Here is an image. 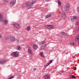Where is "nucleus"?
I'll return each mask as SVG.
<instances>
[{"mask_svg":"<svg viewBox=\"0 0 79 79\" xmlns=\"http://www.w3.org/2000/svg\"><path fill=\"white\" fill-rule=\"evenodd\" d=\"M0 21H2L5 25L8 24V20L6 18H3V15L1 13H0Z\"/></svg>","mask_w":79,"mask_h":79,"instance_id":"1","label":"nucleus"},{"mask_svg":"<svg viewBox=\"0 0 79 79\" xmlns=\"http://www.w3.org/2000/svg\"><path fill=\"white\" fill-rule=\"evenodd\" d=\"M35 0H33L31 2H30L29 3V5H28L27 6V8L29 9H30V8H32V5L34 4L35 3Z\"/></svg>","mask_w":79,"mask_h":79,"instance_id":"2","label":"nucleus"},{"mask_svg":"<svg viewBox=\"0 0 79 79\" xmlns=\"http://www.w3.org/2000/svg\"><path fill=\"white\" fill-rule=\"evenodd\" d=\"M69 7H70V4L68 3L66 5H65L64 6L65 10L66 11H68L69 10Z\"/></svg>","mask_w":79,"mask_h":79,"instance_id":"3","label":"nucleus"},{"mask_svg":"<svg viewBox=\"0 0 79 79\" xmlns=\"http://www.w3.org/2000/svg\"><path fill=\"white\" fill-rule=\"evenodd\" d=\"M19 53L18 51L13 52L12 53V55H14V57H17L19 55Z\"/></svg>","mask_w":79,"mask_h":79,"instance_id":"4","label":"nucleus"},{"mask_svg":"<svg viewBox=\"0 0 79 79\" xmlns=\"http://www.w3.org/2000/svg\"><path fill=\"white\" fill-rule=\"evenodd\" d=\"M78 19L79 17H77V16H74L71 18V20L72 22H74V20H77Z\"/></svg>","mask_w":79,"mask_h":79,"instance_id":"5","label":"nucleus"},{"mask_svg":"<svg viewBox=\"0 0 79 79\" xmlns=\"http://www.w3.org/2000/svg\"><path fill=\"white\" fill-rule=\"evenodd\" d=\"M13 26L14 27H16L18 29H19L20 27V25L18 23L13 24Z\"/></svg>","mask_w":79,"mask_h":79,"instance_id":"6","label":"nucleus"},{"mask_svg":"<svg viewBox=\"0 0 79 79\" xmlns=\"http://www.w3.org/2000/svg\"><path fill=\"white\" fill-rule=\"evenodd\" d=\"M53 61L52 60H50L49 61L48 63L44 65V67L46 68V66H49L52 63Z\"/></svg>","mask_w":79,"mask_h":79,"instance_id":"7","label":"nucleus"},{"mask_svg":"<svg viewBox=\"0 0 79 79\" xmlns=\"http://www.w3.org/2000/svg\"><path fill=\"white\" fill-rule=\"evenodd\" d=\"M16 2V0H13L12 1L10 2V5L11 6H13L14 5H15Z\"/></svg>","mask_w":79,"mask_h":79,"instance_id":"8","label":"nucleus"},{"mask_svg":"<svg viewBox=\"0 0 79 79\" xmlns=\"http://www.w3.org/2000/svg\"><path fill=\"white\" fill-rule=\"evenodd\" d=\"M47 44H45L43 46H41L40 48V50H44L45 48V46H46Z\"/></svg>","mask_w":79,"mask_h":79,"instance_id":"9","label":"nucleus"},{"mask_svg":"<svg viewBox=\"0 0 79 79\" xmlns=\"http://www.w3.org/2000/svg\"><path fill=\"white\" fill-rule=\"evenodd\" d=\"M10 40L12 42H13V41L16 40V38L15 37L11 36L10 37Z\"/></svg>","mask_w":79,"mask_h":79,"instance_id":"10","label":"nucleus"},{"mask_svg":"<svg viewBox=\"0 0 79 79\" xmlns=\"http://www.w3.org/2000/svg\"><path fill=\"white\" fill-rule=\"evenodd\" d=\"M61 13L62 17L63 18H66V15L65 14L63 10H62Z\"/></svg>","mask_w":79,"mask_h":79,"instance_id":"11","label":"nucleus"},{"mask_svg":"<svg viewBox=\"0 0 79 79\" xmlns=\"http://www.w3.org/2000/svg\"><path fill=\"white\" fill-rule=\"evenodd\" d=\"M54 27L52 25H46V27L48 28V29H52V28H53Z\"/></svg>","mask_w":79,"mask_h":79,"instance_id":"12","label":"nucleus"},{"mask_svg":"<svg viewBox=\"0 0 79 79\" xmlns=\"http://www.w3.org/2000/svg\"><path fill=\"white\" fill-rule=\"evenodd\" d=\"M28 53H29V54H31V55H33V53H32V51L30 49H29L28 51Z\"/></svg>","mask_w":79,"mask_h":79,"instance_id":"13","label":"nucleus"},{"mask_svg":"<svg viewBox=\"0 0 79 79\" xmlns=\"http://www.w3.org/2000/svg\"><path fill=\"white\" fill-rule=\"evenodd\" d=\"M40 56L41 57H43V58H45V56H44V53L43 52H41L40 54Z\"/></svg>","mask_w":79,"mask_h":79,"instance_id":"14","label":"nucleus"},{"mask_svg":"<svg viewBox=\"0 0 79 79\" xmlns=\"http://www.w3.org/2000/svg\"><path fill=\"white\" fill-rule=\"evenodd\" d=\"M79 40V34L77 35V37L75 38V40L76 42H78Z\"/></svg>","mask_w":79,"mask_h":79,"instance_id":"15","label":"nucleus"},{"mask_svg":"<svg viewBox=\"0 0 79 79\" xmlns=\"http://www.w3.org/2000/svg\"><path fill=\"white\" fill-rule=\"evenodd\" d=\"M6 40L7 41H8L9 40H10V36H8L6 37Z\"/></svg>","mask_w":79,"mask_h":79,"instance_id":"16","label":"nucleus"},{"mask_svg":"<svg viewBox=\"0 0 79 79\" xmlns=\"http://www.w3.org/2000/svg\"><path fill=\"white\" fill-rule=\"evenodd\" d=\"M69 77L70 78H72L73 79H76L77 78L76 77L73 75L70 76Z\"/></svg>","mask_w":79,"mask_h":79,"instance_id":"17","label":"nucleus"},{"mask_svg":"<svg viewBox=\"0 0 79 79\" xmlns=\"http://www.w3.org/2000/svg\"><path fill=\"white\" fill-rule=\"evenodd\" d=\"M5 62H6V61L5 60H1L0 61V64H4V63H5Z\"/></svg>","mask_w":79,"mask_h":79,"instance_id":"18","label":"nucleus"},{"mask_svg":"<svg viewBox=\"0 0 79 79\" xmlns=\"http://www.w3.org/2000/svg\"><path fill=\"white\" fill-rule=\"evenodd\" d=\"M33 48L35 50H36L37 48V45L35 44H34Z\"/></svg>","mask_w":79,"mask_h":79,"instance_id":"19","label":"nucleus"},{"mask_svg":"<svg viewBox=\"0 0 79 79\" xmlns=\"http://www.w3.org/2000/svg\"><path fill=\"white\" fill-rule=\"evenodd\" d=\"M41 43L40 44V45H41L42 44H46V41H45V40L41 42Z\"/></svg>","mask_w":79,"mask_h":79,"instance_id":"20","label":"nucleus"},{"mask_svg":"<svg viewBox=\"0 0 79 79\" xmlns=\"http://www.w3.org/2000/svg\"><path fill=\"white\" fill-rule=\"evenodd\" d=\"M27 30L28 31H29L31 30V27H30L29 26L27 27Z\"/></svg>","mask_w":79,"mask_h":79,"instance_id":"21","label":"nucleus"},{"mask_svg":"<svg viewBox=\"0 0 79 79\" xmlns=\"http://www.w3.org/2000/svg\"><path fill=\"white\" fill-rule=\"evenodd\" d=\"M51 16H52V15L51 14L48 15L46 16V18H50V17H51Z\"/></svg>","mask_w":79,"mask_h":79,"instance_id":"22","label":"nucleus"},{"mask_svg":"<svg viewBox=\"0 0 79 79\" xmlns=\"http://www.w3.org/2000/svg\"><path fill=\"white\" fill-rule=\"evenodd\" d=\"M57 2H58V4L59 6H61V1L59 0H58Z\"/></svg>","mask_w":79,"mask_h":79,"instance_id":"23","label":"nucleus"},{"mask_svg":"<svg viewBox=\"0 0 79 79\" xmlns=\"http://www.w3.org/2000/svg\"><path fill=\"white\" fill-rule=\"evenodd\" d=\"M29 4H28V2H26V3H25L24 4V5H26V6H27V9H28V8H27V6H28L29 5Z\"/></svg>","mask_w":79,"mask_h":79,"instance_id":"24","label":"nucleus"},{"mask_svg":"<svg viewBox=\"0 0 79 79\" xmlns=\"http://www.w3.org/2000/svg\"><path fill=\"white\" fill-rule=\"evenodd\" d=\"M16 41L17 42H18V43H21V42H22V40H17Z\"/></svg>","mask_w":79,"mask_h":79,"instance_id":"25","label":"nucleus"},{"mask_svg":"<svg viewBox=\"0 0 79 79\" xmlns=\"http://www.w3.org/2000/svg\"><path fill=\"white\" fill-rule=\"evenodd\" d=\"M16 49L18 50H19L21 49V47L18 46L16 48Z\"/></svg>","mask_w":79,"mask_h":79,"instance_id":"26","label":"nucleus"},{"mask_svg":"<svg viewBox=\"0 0 79 79\" xmlns=\"http://www.w3.org/2000/svg\"><path fill=\"white\" fill-rule=\"evenodd\" d=\"M70 45H74V42H72L70 43Z\"/></svg>","mask_w":79,"mask_h":79,"instance_id":"27","label":"nucleus"},{"mask_svg":"<svg viewBox=\"0 0 79 79\" xmlns=\"http://www.w3.org/2000/svg\"><path fill=\"white\" fill-rule=\"evenodd\" d=\"M77 13L78 14H79V7H78L77 9Z\"/></svg>","mask_w":79,"mask_h":79,"instance_id":"28","label":"nucleus"},{"mask_svg":"<svg viewBox=\"0 0 79 79\" xmlns=\"http://www.w3.org/2000/svg\"><path fill=\"white\" fill-rule=\"evenodd\" d=\"M21 77V76L20 75H19L17 76V79H20V77Z\"/></svg>","mask_w":79,"mask_h":79,"instance_id":"29","label":"nucleus"},{"mask_svg":"<svg viewBox=\"0 0 79 79\" xmlns=\"http://www.w3.org/2000/svg\"><path fill=\"white\" fill-rule=\"evenodd\" d=\"M15 77L14 75H12L10 77V79H12V78H13Z\"/></svg>","mask_w":79,"mask_h":79,"instance_id":"30","label":"nucleus"},{"mask_svg":"<svg viewBox=\"0 0 79 79\" xmlns=\"http://www.w3.org/2000/svg\"><path fill=\"white\" fill-rule=\"evenodd\" d=\"M61 34L62 35H65L66 34L65 33H64V32H61Z\"/></svg>","mask_w":79,"mask_h":79,"instance_id":"31","label":"nucleus"},{"mask_svg":"<svg viewBox=\"0 0 79 79\" xmlns=\"http://www.w3.org/2000/svg\"><path fill=\"white\" fill-rule=\"evenodd\" d=\"M77 69V68L76 67H74V69H73V70L74 71H76Z\"/></svg>","mask_w":79,"mask_h":79,"instance_id":"32","label":"nucleus"},{"mask_svg":"<svg viewBox=\"0 0 79 79\" xmlns=\"http://www.w3.org/2000/svg\"><path fill=\"white\" fill-rule=\"evenodd\" d=\"M60 72H62V73H64V71L63 70L60 71Z\"/></svg>","mask_w":79,"mask_h":79,"instance_id":"33","label":"nucleus"},{"mask_svg":"<svg viewBox=\"0 0 79 79\" xmlns=\"http://www.w3.org/2000/svg\"><path fill=\"white\" fill-rule=\"evenodd\" d=\"M34 71H35L36 70V69L34 68L33 69Z\"/></svg>","mask_w":79,"mask_h":79,"instance_id":"34","label":"nucleus"},{"mask_svg":"<svg viewBox=\"0 0 79 79\" xmlns=\"http://www.w3.org/2000/svg\"><path fill=\"white\" fill-rule=\"evenodd\" d=\"M2 35L1 34H0V38H1L2 37Z\"/></svg>","mask_w":79,"mask_h":79,"instance_id":"35","label":"nucleus"},{"mask_svg":"<svg viewBox=\"0 0 79 79\" xmlns=\"http://www.w3.org/2000/svg\"><path fill=\"white\" fill-rule=\"evenodd\" d=\"M46 2H48L50 0H45Z\"/></svg>","mask_w":79,"mask_h":79,"instance_id":"36","label":"nucleus"},{"mask_svg":"<svg viewBox=\"0 0 79 79\" xmlns=\"http://www.w3.org/2000/svg\"><path fill=\"white\" fill-rule=\"evenodd\" d=\"M7 79H10V77L9 78H7Z\"/></svg>","mask_w":79,"mask_h":79,"instance_id":"37","label":"nucleus"},{"mask_svg":"<svg viewBox=\"0 0 79 79\" xmlns=\"http://www.w3.org/2000/svg\"><path fill=\"white\" fill-rule=\"evenodd\" d=\"M79 23L77 24V25H79Z\"/></svg>","mask_w":79,"mask_h":79,"instance_id":"38","label":"nucleus"}]
</instances>
